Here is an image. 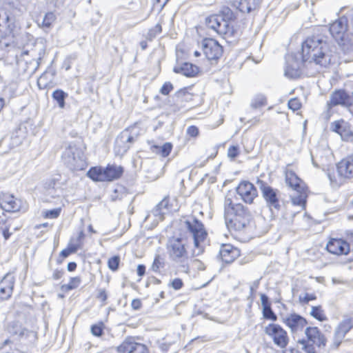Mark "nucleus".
Here are the masks:
<instances>
[{"mask_svg":"<svg viewBox=\"0 0 353 353\" xmlns=\"http://www.w3.org/2000/svg\"><path fill=\"white\" fill-rule=\"evenodd\" d=\"M333 46L322 34H314L307 37L302 43V57L300 60L296 54L288 55L284 74L289 79L299 78L301 74V68L305 62L321 67L329 65L333 58Z\"/></svg>","mask_w":353,"mask_h":353,"instance_id":"f257e3e1","label":"nucleus"},{"mask_svg":"<svg viewBox=\"0 0 353 353\" xmlns=\"http://www.w3.org/2000/svg\"><path fill=\"white\" fill-rule=\"evenodd\" d=\"M224 218L230 230L241 231L250 224L252 216L247 207L241 203H233L230 198L225 197Z\"/></svg>","mask_w":353,"mask_h":353,"instance_id":"f03ea898","label":"nucleus"},{"mask_svg":"<svg viewBox=\"0 0 353 353\" xmlns=\"http://www.w3.org/2000/svg\"><path fill=\"white\" fill-rule=\"evenodd\" d=\"M186 241L181 237L172 238L168 243V252L172 261L177 263H182V271L188 273V252L185 248Z\"/></svg>","mask_w":353,"mask_h":353,"instance_id":"7ed1b4c3","label":"nucleus"},{"mask_svg":"<svg viewBox=\"0 0 353 353\" xmlns=\"http://www.w3.org/2000/svg\"><path fill=\"white\" fill-rule=\"evenodd\" d=\"M336 170L338 176L334 172L327 173L330 183L334 188L341 186L344 179H353V154L340 161L336 164Z\"/></svg>","mask_w":353,"mask_h":353,"instance_id":"20e7f679","label":"nucleus"},{"mask_svg":"<svg viewBox=\"0 0 353 353\" xmlns=\"http://www.w3.org/2000/svg\"><path fill=\"white\" fill-rule=\"evenodd\" d=\"M123 168L117 165H108L107 167L96 166L91 168L87 176L94 181H112L120 178Z\"/></svg>","mask_w":353,"mask_h":353,"instance_id":"39448f33","label":"nucleus"},{"mask_svg":"<svg viewBox=\"0 0 353 353\" xmlns=\"http://www.w3.org/2000/svg\"><path fill=\"white\" fill-rule=\"evenodd\" d=\"M62 159L71 170H83L86 163L81 150L75 145H69L62 154Z\"/></svg>","mask_w":353,"mask_h":353,"instance_id":"423d86ee","label":"nucleus"},{"mask_svg":"<svg viewBox=\"0 0 353 353\" xmlns=\"http://www.w3.org/2000/svg\"><path fill=\"white\" fill-rule=\"evenodd\" d=\"M43 54L44 49L41 47L39 52V57L37 59H28L27 58L28 51H23L19 56H17V64L19 70L23 74H26L30 77L32 76L39 67Z\"/></svg>","mask_w":353,"mask_h":353,"instance_id":"0eeeda50","label":"nucleus"},{"mask_svg":"<svg viewBox=\"0 0 353 353\" xmlns=\"http://www.w3.org/2000/svg\"><path fill=\"white\" fill-rule=\"evenodd\" d=\"M256 184L261 192L262 197L265 201L266 205L271 210H272V209L279 210L281 208L279 191L260 179H257Z\"/></svg>","mask_w":353,"mask_h":353,"instance_id":"6e6552de","label":"nucleus"},{"mask_svg":"<svg viewBox=\"0 0 353 353\" xmlns=\"http://www.w3.org/2000/svg\"><path fill=\"white\" fill-rule=\"evenodd\" d=\"M183 225L192 235L194 246L199 248L200 243L205 240L207 236L203 224L198 219L191 217L185 220Z\"/></svg>","mask_w":353,"mask_h":353,"instance_id":"1a4fd4ad","label":"nucleus"},{"mask_svg":"<svg viewBox=\"0 0 353 353\" xmlns=\"http://www.w3.org/2000/svg\"><path fill=\"white\" fill-rule=\"evenodd\" d=\"M264 331L276 346L281 348L286 347L289 338L287 332L280 325L270 323L265 327Z\"/></svg>","mask_w":353,"mask_h":353,"instance_id":"9d476101","label":"nucleus"},{"mask_svg":"<svg viewBox=\"0 0 353 353\" xmlns=\"http://www.w3.org/2000/svg\"><path fill=\"white\" fill-rule=\"evenodd\" d=\"M347 28V19L344 17L339 18L330 26L329 30L331 35L340 46L345 45L348 38Z\"/></svg>","mask_w":353,"mask_h":353,"instance_id":"9b49d317","label":"nucleus"},{"mask_svg":"<svg viewBox=\"0 0 353 353\" xmlns=\"http://www.w3.org/2000/svg\"><path fill=\"white\" fill-rule=\"evenodd\" d=\"M16 28L15 17L9 12L0 8V37L13 38Z\"/></svg>","mask_w":353,"mask_h":353,"instance_id":"f8f14e48","label":"nucleus"},{"mask_svg":"<svg viewBox=\"0 0 353 353\" xmlns=\"http://www.w3.org/2000/svg\"><path fill=\"white\" fill-rule=\"evenodd\" d=\"M205 26L208 28L220 35L227 34L231 32L230 26L219 15L212 14L205 18Z\"/></svg>","mask_w":353,"mask_h":353,"instance_id":"ddd939ff","label":"nucleus"},{"mask_svg":"<svg viewBox=\"0 0 353 353\" xmlns=\"http://www.w3.org/2000/svg\"><path fill=\"white\" fill-rule=\"evenodd\" d=\"M281 319L290 328L291 333L293 334L302 331L307 324V321L304 317L296 313L282 314Z\"/></svg>","mask_w":353,"mask_h":353,"instance_id":"4468645a","label":"nucleus"},{"mask_svg":"<svg viewBox=\"0 0 353 353\" xmlns=\"http://www.w3.org/2000/svg\"><path fill=\"white\" fill-rule=\"evenodd\" d=\"M136 138L132 135L128 130H124L117 137L114 151L117 154L123 156L130 148Z\"/></svg>","mask_w":353,"mask_h":353,"instance_id":"2eb2a0df","label":"nucleus"},{"mask_svg":"<svg viewBox=\"0 0 353 353\" xmlns=\"http://www.w3.org/2000/svg\"><path fill=\"white\" fill-rule=\"evenodd\" d=\"M203 54L208 60L218 59L222 54V46L214 39H205L202 41Z\"/></svg>","mask_w":353,"mask_h":353,"instance_id":"dca6fc26","label":"nucleus"},{"mask_svg":"<svg viewBox=\"0 0 353 353\" xmlns=\"http://www.w3.org/2000/svg\"><path fill=\"white\" fill-rule=\"evenodd\" d=\"M236 192L241 199L246 203L251 204L258 196L255 186L247 181H241L236 188Z\"/></svg>","mask_w":353,"mask_h":353,"instance_id":"f3484780","label":"nucleus"},{"mask_svg":"<svg viewBox=\"0 0 353 353\" xmlns=\"http://www.w3.org/2000/svg\"><path fill=\"white\" fill-rule=\"evenodd\" d=\"M328 110L326 113V119H329V110L332 106L342 105L350 107L352 105L351 97L343 90H339L334 92L330 96V100L327 103Z\"/></svg>","mask_w":353,"mask_h":353,"instance_id":"a211bd4d","label":"nucleus"},{"mask_svg":"<svg viewBox=\"0 0 353 353\" xmlns=\"http://www.w3.org/2000/svg\"><path fill=\"white\" fill-rule=\"evenodd\" d=\"M353 327L352 321L350 318H345L337 326L334 331L333 343L332 347L333 349L339 347L345 334Z\"/></svg>","mask_w":353,"mask_h":353,"instance_id":"6ab92c4d","label":"nucleus"},{"mask_svg":"<svg viewBox=\"0 0 353 353\" xmlns=\"http://www.w3.org/2000/svg\"><path fill=\"white\" fill-rule=\"evenodd\" d=\"M117 350L119 353H149L145 345L136 343L131 339L125 340Z\"/></svg>","mask_w":353,"mask_h":353,"instance_id":"aec40b11","label":"nucleus"},{"mask_svg":"<svg viewBox=\"0 0 353 353\" xmlns=\"http://www.w3.org/2000/svg\"><path fill=\"white\" fill-rule=\"evenodd\" d=\"M305 334L308 342L316 345L319 347H325L327 339L317 327H307Z\"/></svg>","mask_w":353,"mask_h":353,"instance_id":"412c9836","label":"nucleus"},{"mask_svg":"<svg viewBox=\"0 0 353 353\" xmlns=\"http://www.w3.org/2000/svg\"><path fill=\"white\" fill-rule=\"evenodd\" d=\"M14 284V276L7 273L0 281V299L6 300L11 296Z\"/></svg>","mask_w":353,"mask_h":353,"instance_id":"4be33fe9","label":"nucleus"},{"mask_svg":"<svg viewBox=\"0 0 353 353\" xmlns=\"http://www.w3.org/2000/svg\"><path fill=\"white\" fill-rule=\"evenodd\" d=\"M326 248L329 252L336 255L347 254L350 252L349 244L341 239H331L327 243Z\"/></svg>","mask_w":353,"mask_h":353,"instance_id":"5701e85b","label":"nucleus"},{"mask_svg":"<svg viewBox=\"0 0 353 353\" xmlns=\"http://www.w3.org/2000/svg\"><path fill=\"white\" fill-rule=\"evenodd\" d=\"M228 3L243 13H250L256 9L259 0H228Z\"/></svg>","mask_w":353,"mask_h":353,"instance_id":"b1692460","label":"nucleus"},{"mask_svg":"<svg viewBox=\"0 0 353 353\" xmlns=\"http://www.w3.org/2000/svg\"><path fill=\"white\" fill-rule=\"evenodd\" d=\"M219 256L225 263H231L240 256V250L231 244H223L219 250Z\"/></svg>","mask_w":353,"mask_h":353,"instance_id":"393cba45","label":"nucleus"},{"mask_svg":"<svg viewBox=\"0 0 353 353\" xmlns=\"http://www.w3.org/2000/svg\"><path fill=\"white\" fill-rule=\"evenodd\" d=\"M331 129L339 134L344 141H351L353 138V132L350 130L347 123L343 120L332 123Z\"/></svg>","mask_w":353,"mask_h":353,"instance_id":"a878e982","label":"nucleus"},{"mask_svg":"<svg viewBox=\"0 0 353 353\" xmlns=\"http://www.w3.org/2000/svg\"><path fill=\"white\" fill-rule=\"evenodd\" d=\"M0 205L7 212H17L20 209L19 201L8 194H3L0 198Z\"/></svg>","mask_w":353,"mask_h":353,"instance_id":"bb28decb","label":"nucleus"},{"mask_svg":"<svg viewBox=\"0 0 353 353\" xmlns=\"http://www.w3.org/2000/svg\"><path fill=\"white\" fill-rule=\"evenodd\" d=\"M175 103L174 105V110L180 111L183 109H187L183 102H187L192 99V95L184 90L176 92L174 96Z\"/></svg>","mask_w":353,"mask_h":353,"instance_id":"cd10ccee","label":"nucleus"},{"mask_svg":"<svg viewBox=\"0 0 353 353\" xmlns=\"http://www.w3.org/2000/svg\"><path fill=\"white\" fill-rule=\"evenodd\" d=\"M285 182L296 192L304 190L303 186L301 185V180L297 176L294 172L291 170H287L285 171Z\"/></svg>","mask_w":353,"mask_h":353,"instance_id":"c85d7f7f","label":"nucleus"},{"mask_svg":"<svg viewBox=\"0 0 353 353\" xmlns=\"http://www.w3.org/2000/svg\"><path fill=\"white\" fill-rule=\"evenodd\" d=\"M261 302L263 307V317L266 319L276 321L277 320V316L273 312L271 308V305L269 301V299L265 294H261Z\"/></svg>","mask_w":353,"mask_h":353,"instance_id":"c756f323","label":"nucleus"},{"mask_svg":"<svg viewBox=\"0 0 353 353\" xmlns=\"http://www.w3.org/2000/svg\"><path fill=\"white\" fill-rule=\"evenodd\" d=\"M174 71L176 73H181L185 77H192L199 73V69L196 65L192 63H184L179 67H175Z\"/></svg>","mask_w":353,"mask_h":353,"instance_id":"7c9ffc66","label":"nucleus"},{"mask_svg":"<svg viewBox=\"0 0 353 353\" xmlns=\"http://www.w3.org/2000/svg\"><path fill=\"white\" fill-rule=\"evenodd\" d=\"M8 332L17 339L23 336L28 330L22 327L19 322L13 321L8 325Z\"/></svg>","mask_w":353,"mask_h":353,"instance_id":"2f4dec72","label":"nucleus"},{"mask_svg":"<svg viewBox=\"0 0 353 353\" xmlns=\"http://www.w3.org/2000/svg\"><path fill=\"white\" fill-rule=\"evenodd\" d=\"M68 97V94L61 89H57L52 94L53 100L57 103L58 106L61 109L65 108V101Z\"/></svg>","mask_w":353,"mask_h":353,"instance_id":"473e14b6","label":"nucleus"},{"mask_svg":"<svg viewBox=\"0 0 353 353\" xmlns=\"http://www.w3.org/2000/svg\"><path fill=\"white\" fill-rule=\"evenodd\" d=\"M267 104L266 97L263 94H256L251 101V107L257 109L265 106Z\"/></svg>","mask_w":353,"mask_h":353,"instance_id":"72a5a7b5","label":"nucleus"},{"mask_svg":"<svg viewBox=\"0 0 353 353\" xmlns=\"http://www.w3.org/2000/svg\"><path fill=\"white\" fill-rule=\"evenodd\" d=\"M306 195L304 190L301 192H296L294 195L291 196L292 203L294 205H299L303 207L305 203Z\"/></svg>","mask_w":353,"mask_h":353,"instance_id":"f704fd0d","label":"nucleus"},{"mask_svg":"<svg viewBox=\"0 0 353 353\" xmlns=\"http://www.w3.org/2000/svg\"><path fill=\"white\" fill-rule=\"evenodd\" d=\"M154 148H155V152L157 154H160L163 157H168L172 148V145L169 143H165L162 146H157L154 145Z\"/></svg>","mask_w":353,"mask_h":353,"instance_id":"c9c22d12","label":"nucleus"},{"mask_svg":"<svg viewBox=\"0 0 353 353\" xmlns=\"http://www.w3.org/2000/svg\"><path fill=\"white\" fill-rule=\"evenodd\" d=\"M310 315L319 321H324L327 319V317L321 306H312L310 311Z\"/></svg>","mask_w":353,"mask_h":353,"instance_id":"e433bc0d","label":"nucleus"},{"mask_svg":"<svg viewBox=\"0 0 353 353\" xmlns=\"http://www.w3.org/2000/svg\"><path fill=\"white\" fill-rule=\"evenodd\" d=\"M218 15L222 17L223 20L230 26V21L235 19V15L232 10L228 8H223Z\"/></svg>","mask_w":353,"mask_h":353,"instance_id":"4c0bfd02","label":"nucleus"},{"mask_svg":"<svg viewBox=\"0 0 353 353\" xmlns=\"http://www.w3.org/2000/svg\"><path fill=\"white\" fill-rule=\"evenodd\" d=\"M56 19V16L52 12H47L41 22L42 27L44 28H50L52 24Z\"/></svg>","mask_w":353,"mask_h":353,"instance_id":"58836bf2","label":"nucleus"},{"mask_svg":"<svg viewBox=\"0 0 353 353\" xmlns=\"http://www.w3.org/2000/svg\"><path fill=\"white\" fill-rule=\"evenodd\" d=\"M85 237L83 231H80L78 236L75 238H72L69 243L70 246H76V252L80 249L83 245V240Z\"/></svg>","mask_w":353,"mask_h":353,"instance_id":"ea45409f","label":"nucleus"},{"mask_svg":"<svg viewBox=\"0 0 353 353\" xmlns=\"http://www.w3.org/2000/svg\"><path fill=\"white\" fill-rule=\"evenodd\" d=\"M50 81L48 79L47 72H43L37 79V85L40 90L48 88L50 85Z\"/></svg>","mask_w":353,"mask_h":353,"instance_id":"a19ab883","label":"nucleus"},{"mask_svg":"<svg viewBox=\"0 0 353 353\" xmlns=\"http://www.w3.org/2000/svg\"><path fill=\"white\" fill-rule=\"evenodd\" d=\"M81 283V279L79 276L72 277L68 284L62 285V289L71 290L79 287Z\"/></svg>","mask_w":353,"mask_h":353,"instance_id":"79ce46f5","label":"nucleus"},{"mask_svg":"<svg viewBox=\"0 0 353 353\" xmlns=\"http://www.w3.org/2000/svg\"><path fill=\"white\" fill-rule=\"evenodd\" d=\"M298 343L303 345L302 350L305 352V353H316L315 348L314 347L313 343H310L306 339H300L298 340Z\"/></svg>","mask_w":353,"mask_h":353,"instance_id":"37998d69","label":"nucleus"},{"mask_svg":"<svg viewBox=\"0 0 353 353\" xmlns=\"http://www.w3.org/2000/svg\"><path fill=\"white\" fill-rule=\"evenodd\" d=\"M164 266V259L159 254H157L154 257L153 263L152 265V271L157 272L161 268Z\"/></svg>","mask_w":353,"mask_h":353,"instance_id":"c03bdc74","label":"nucleus"},{"mask_svg":"<svg viewBox=\"0 0 353 353\" xmlns=\"http://www.w3.org/2000/svg\"><path fill=\"white\" fill-rule=\"evenodd\" d=\"M119 262H120L119 256H114L111 257L110 259H109V260H108V268L110 270L115 271L119 268Z\"/></svg>","mask_w":353,"mask_h":353,"instance_id":"a18cd8bd","label":"nucleus"},{"mask_svg":"<svg viewBox=\"0 0 353 353\" xmlns=\"http://www.w3.org/2000/svg\"><path fill=\"white\" fill-rule=\"evenodd\" d=\"M61 209L60 208H54L52 210H47L43 212L45 218L48 219H56L57 218L60 213H61Z\"/></svg>","mask_w":353,"mask_h":353,"instance_id":"49530a36","label":"nucleus"},{"mask_svg":"<svg viewBox=\"0 0 353 353\" xmlns=\"http://www.w3.org/2000/svg\"><path fill=\"white\" fill-rule=\"evenodd\" d=\"M316 296L314 294L305 293L304 295H300L299 297V303L301 304H307L309 301L315 300Z\"/></svg>","mask_w":353,"mask_h":353,"instance_id":"de8ad7c7","label":"nucleus"},{"mask_svg":"<svg viewBox=\"0 0 353 353\" xmlns=\"http://www.w3.org/2000/svg\"><path fill=\"white\" fill-rule=\"evenodd\" d=\"M91 333L96 336H101L103 333V324H95L91 326Z\"/></svg>","mask_w":353,"mask_h":353,"instance_id":"09e8293b","label":"nucleus"},{"mask_svg":"<svg viewBox=\"0 0 353 353\" xmlns=\"http://www.w3.org/2000/svg\"><path fill=\"white\" fill-rule=\"evenodd\" d=\"M301 104L299 100L296 98L291 99L288 101V108L293 111L298 110L300 109Z\"/></svg>","mask_w":353,"mask_h":353,"instance_id":"8fccbe9b","label":"nucleus"},{"mask_svg":"<svg viewBox=\"0 0 353 353\" xmlns=\"http://www.w3.org/2000/svg\"><path fill=\"white\" fill-rule=\"evenodd\" d=\"M239 147L237 145H232L228 150V157L234 159L239 155Z\"/></svg>","mask_w":353,"mask_h":353,"instance_id":"3c124183","label":"nucleus"},{"mask_svg":"<svg viewBox=\"0 0 353 353\" xmlns=\"http://www.w3.org/2000/svg\"><path fill=\"white\" fill-rule=\"evenodd\" d=\"M173 88V85L170 82H165L161 87L160 92L163 95H168Z\"/></svg>","mask_w":353,"mask_h":353,"instance_id":"603ef678","label":"nucleus"},{"mask_svg":"<svg viewBox=\"0 0 353 353\" xmlns=\"http://www.w3.org/2000/svg\"><path fill=\"white\" fill-rule=\"evenodd\" d=\"M76 246H70L68 244V246L66 249L63 250L60 255L63 256V258L68 257L70 254L76 252Z\"/></svg>","mask_w":353,"mask_h":353,"instance_id":"864d4df0","label":"nucleus"},{"mask_svg":"<svg viewBox=\"0 0 353 353\" xmlns=\"http://www.w3.org/2000/svg\"><path fill=\"white\" fill-rule=\"evenodd\" d=\"M170 285L176 290H180L183 285V281L181 279H174L170 284Z\"/></svg>","mask_w":353,"mask_h":353,"instance_id":"5fc2aeb1","label":"nucleus"},{"mask_svg":"<svg viewBox=\"0 0 353 353\" xmlns=\"http://www.w3.org/2000/svg\"><path fill=\"white\" fill-rule=\"evenodd\" d=\"M166 213L165 211L162 210L161 208H158V205L152 210V214L154 216L159 217V219L162 220L163 215Z\"/></svg>","mask_w":353,"mask_h":353,"instance_id":"6e6d98bb","label":"nucleus"},{"mask_svg":"<svg viewBox=\"0 0 353 353\" xmlns=\"http://www.w3.org/2000/svg\"><path fill=\"white\" fill-rule=\"evenodd\" d=\"M187 134L192 137H195L199 134V129L194 125L189 126L187 129Z\"/></svg>","mask_w":353,"mask_h":353,"instance_id":"4d7b16f0","label":"nucleus"},{"mask_svg":"<svg viewBox=\"0 0 353 353\" xmlns=\"http://www.w3.org/2000/svg\"><path fill=\"white\" fill-rule=\"evenodd\" d=\"M142 306L141 301L139 299H134L132 301L131 307L134 310H139Z\"/></svg>","mask_w":353,"mask_h":353,"instance_id":"13d9d810","label":"nucleus"},{"mask_svg":"<svg viewBox=\"0 0 353 353\" xmlns=\"http://www.w3.org/2000/svg\"><path fill=\"white\" fill-rule=\"evenodd\" d=\"M168 204H169V199L168 198H164L157 205H158V208H161L162 210H164L167 212L168 211Z\"/></svg>","mask_w":353,"mask_h":353,"instance_id":"bf43d9fd","label":"nucleus"},{"mask_svg":"<svg viewBox=\"0 0 353 353\" xmlns=\"http://www.w3.org/2000/svg\"><path fill=\"white\" fill-rule=\"evenodd\" d=\"M107 293L105 289H100L97 295V298L101 301L105 302L107 299Z\"/></svg>","mask_w":353,"mask_h":353,"instance_id":"052dcab7","label":"nucleus"},{"mask_svg":"<svg viewBox=\"0 0 353 353\" xmlns=\"http://www.w3.org/2000/svg\"><path fill=\"white\" fill-rule=\"evenodd\" d=\"M63 270H55L52 274V279L54 280H59L63 276Z\"/></svg>","mask_w":353,"mask_h":353,"instance_id":"680f3d73","label":"nucleus"},{"mask_svg":"<svg viewBox=\"0 0 353 353\" xmlns=\"http://www.w3.org/2000/svg\"><path fill=\"white\" fill-rule=\"evenodd\" d=\"M137 272L139 276H143L145 273V266L142 264L138 265Z\"/></svg>","mask_w":353,"mask_h":353,"instance_id":"e2e57ef3","label":"nucleus"},{"mask_svg":"<svg viewBox=\"0 0 353 353\" xmlns=\"http://www.w3.org/2000/svg\"><path fill=\"white\" fill-rule=\"evenodd\" d=\"M194 263L196 266L198 270H203L205 269L204 264L201 261L199 260H194Z\"/></svg>","mask_w":353,"mask_h":353,"instance_id":"0e129e2a","label":"nucleus"},{"mask_svg":"<svg viewBox=\"0 0 353 353\" xmlns=\"http://www.w3.org/2000/svg\"><path fill=\"white\" fill-rule=\"evenodd\" d=\"M77 268V263L75 262H70L67 265V269L69 272H72Z\"/></svg>","mask_w":353,"mask_h":353,"instance_id":"69168bd1","label":"nucleus"},{"mask_svg":"<svg viewBox=\"0 0 353 353\" xmlns=\"http://www.w3.org/2000/svg\"><path fill=\"white\" fill-rule=\"evenodd\" d=\"M161 26L160 23H157L152 31L154 32V34H159L161 32Z\"/></svg>","mask_w":353,"mask_h":353,"instance_id":"338daca9","label":"nucleus"},{"mask_svg":"<svg viewBox=\"0 0 353 353\" xmlns=\"http://www.w3.org/2000/svg\"><path fill=\"white\" fill-rule=\"evenodd\" d=\"M282 353H299V350H297L296 349L290 348L289 350H285L283 351Z\"/></svg>","mask_w":353,"mask_h":353,"instance_id":"774afa93","label":"nucleus"}]
</instances>
